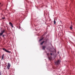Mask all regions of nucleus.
I'll use <instances>...</instances> for the list:
<instances>
[{"label":"nucleus","mask_w":75,"mask_h":75,"mask_svg":"<svg viewBox=\"0 0 75 75\" xmlns=\"http://www.w3.org/2000/svg\"><path fill=\"white\" fill-rule=\"evenodd\" d=\"M6 29H4L2 30H1V33H0V37L1 36H2L4 38V36H5V35H3L4 33H5Z\"/></svg>","instance_id":"obj_1"},{"label":"nucleus","mask_w":75,"mask_h":75,"mask_svg":"<svg viewBox=\"0 0 75 75\" xmlns=\"http://www.w3.org/2000/svg\"><path fill=\"white\" fill-rule=\"evenodd\" d=\"M2 50H4V51L5 52H7L8 53H9V54L11 53V51H9L4 48H3Z\"/></svg>","instance_id":"obj_2"},{"label":"nucleus","mask_w":75,"mask_h":75,"mask_svg":"<svg viewBox=\"0 0 75 75\" xmlns=\"http://www.w3.org/2000/svg\"><path fill=\"white\" fill-rule=\"evenodd\" d=\"M10 67H11V64L9 63H8V65L7 66V68L8 70H9L10 68Z\"/></svg>","instance_id":"obj_3"},{"label":"nucleus","mask_w":75,"mask_h":75,"mask_svg":"<svg viewBox=\"0 0 75 75\" xmlns=\"http://www.w3.org/2000/svg\"><path fill=\"white\" fill-rule=\"evenodd\" d=\"M55 63L56 65H58L59 63H60V61H59V60H57L56 62H55Z\"/></svg>","instance_id":"obj_4"},{"label":"nucleus","mask_w":75,"mask_h":75,"mask_svg":"<svg viewBox=\"0 0 75 75\" xmlns=\"http://www.w3.org/2000/svg\"><path fill=\"white\" fill-rule=\"evenodd\" d=\"M9 25H11V27H12V28H13V27H13V24H12L11 22H9Z\"/></svg>","instance_id":"obj_5"},{"label":"nucleus","mask_w":75,"mask_h":75,"mask_svg":"<svg viewBox=\"0 0 75 75\" xmlns=\"http://www.w3.org/2000/svg\"><path fill=\"white\" fill-rule=\"evenodd\" d=\"M4 54H3L1 56L2 59L3 60H4Z\"/></svg>","instance_id":"obj_6"},{"label":"nucleus","mask_w":75,"mask_h":75,"mask_svg":"<svg viewBox=\"0 0 75 75\" xmlns=\"http://www.w3.org/2000/svg\"><path fill=\"white\" fill-rule=\"evenodd\" d=\"M72 27H73V25H71L70 26V30H72Z\"/></svg>","instance_id":"obj_7"},{"label":"nucleus","mask_w":75,"mask_h":75,"mask_svg":"<svg viewBox=\"0 0 75 75\" xmlns=\"http://www.w3.org/2000/svg\"><path fill=\"white\" fill-rule=\"evenodd\" d=\"M46 48V47L45 46H42V49L43 50H45V48Z\"/></svg>","instance_id":"obj_8"},{"label":"nucleus","mask_w":75,"mask_h":75,"mask_svg":"<svg viewBox=\"0 0 75 75\" xmlns=\"http://www.w3.org/2000/svg\"><path fill=\"white\" fill-rule=\"evenodd\" d=\"M53 23L54 24H56V21H55V19H54V21Z\"/></svg>","instance_id":"obj_9"},{"label":"nucleus","mask_w":75,"mask_h":75,"mask_svg":"<svg viewBox=\"0 0 75 75\" xmlns=\"http://www.w3.org/2000/svg\"><path fill=\"white\" fill-rule=\"evenodd\" d=\"M44 42H45L44 41H42L41 43V45H42V44Z\"/></svg>","instance_id":"obj_10"},{"label":"nucleus","mask_w":75,"mask_h":75,"mask_svg":"<svg viewBox=\"0 0 75 75\" xmlns=\"http://www.w3.org/2000/svg\"><path fill=\"white\" fill-rule=\"evenodd\" d=\"M49 59H50V60H52V57H49Z\"/></svg>","instance_id":"obj_11"},{"label":"nucleus","mask_w":75,"mask_h":75,"mask_svg":"<svg viewBox=\"0 0 75 75\" xmlns=\"http://www.w3.org/2000/svg\"><path fill=\"white\" fill-rule=\"evenodd\" d=\"M43 39H44V37H43L42 39H40V40H39V41H41V40H42Z\"/></svg>","instance_id":"obj_12"},{"label":"nucleus","mask_w":75,"mask_h":75,"mask_svg":"<svg viewBox=\"0 0 75 75\" xmlns=\"http://www.w3.org/2000/svg\"><path fill=\"white\" fill-rule=\"evenodd\" d=\"M2 19H5V17H4V18L3 17L2 18Z\"/></svg>","instance_id":"obj_13"},{"label":"nucleus","mask_w":75,"mask_h":75,"mask_svg":"<svg viewBox=\"0 0 75 75\" xmlns=\"http://www.w3.org/2000/svg\"><path fill=\"white\" fill-rule=\"evenodd\" d=\"M52 55V53H50V55Z\"/></svg>","instance_id":"obj_14"},{"label":"nucleus","mask_w":75,"mask_h":75,"mask_svg":"<svg viewBox=\"0 0 75 75\" xmlns=\"http://www.w3.org/2000/svg\"><path fill=\"white\" fill-rule=\"evenodd\" d=\"M0 75H1V72L0 71Z\"/></svg>","instance_id":"obj_15"},{"label":"nucleus","mask_w":75,"mask_h":75,"mask_svg":"<svg viewBox=\"0 0 75 75\" xmlns=\"http://www.w3.org/2000/svg\"><path fill=\"white\" fill-rule=\"evenodd\" d=\"M47 55H49V53H47Z\"/></svg>","instance_id":"obj_16"},{"label":"nucleus","mask_w":75,"mask_h":75,"mask_svg":"<svg viewBox=\"0 0 75 75\" xmlns=\"http://www.w3.org/2000/svg\"><path fill=\"white\" fill-rule=\"evenodd\" d=\"M0 4H1V3H0Z\"/></svg>","instance_id":"obj_17"},{"label":"nucleus","mask_w":75,"mask_h":75,"mask_svg":"<svg viewBox=\"0 0 75 75\" xmlns=\"http://www.w3.org/2000/svg\"><path fill=\"white\" fill-rule=\"evenodd\" d=\"M44 35H43V36H44Z\"/></svg>","instance_id":"obj_18"},{"label":"nucleus","mask_w":75,"mask_h":75,"mask_svg":"<svg viewBox=\"0 0 75 75\" xmlns=\"http://www.w3.org/2000/svg\"><path fill=\"white\" fill-rule=\"evenodd\" d=\"M60 22H61V21H60Z\"/></svg>","instance_id":"obj_19"}]
</instances>
